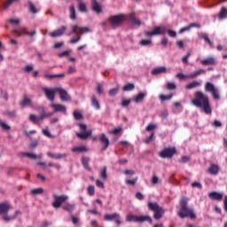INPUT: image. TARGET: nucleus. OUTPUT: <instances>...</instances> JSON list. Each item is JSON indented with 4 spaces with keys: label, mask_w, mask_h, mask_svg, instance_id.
<instances>
[{
    "label": "nucleus",
    "mask_w": 227,
    "mask_h": 227,
    "mask_svg": "<svg viewBox=\"0 0 227 227\" xmlns=\"http://www.w3.org/2000/svg\"><path fill=\"white\" fill-rule=\"evenodd\" d=\"M78 127L80 128V129L82 130L81 133H76V136L80 138V139H88V137H90V136H91L92 131L91 129L87 130L88 126H86V124H82V123H78Z\"/></svg>",
    "instance_id": "8"
},
{
    "label": "nucleus",
    "mask_w": 227,
    "mask_h": 227,
    "mask_svg": "<svg viewBox=\"0 0 227 227\" xmlns=\"http://www.w3.org/2000/svg\"><path fill=\"white\" fill-rule=\"evenodd\" d=\"M57 93H59L62 102H70L72 100V98L68 96V92L61 88L57 87Z\"/></svg>",
    "instance_id": "14"
},
{
    "label": "nucleus",
    "mask_w": 227,
    "mask_h": 227,
    "mask_svg": "<svg viewBox=\"0 0 227 227\" xmlns=\"http://www.w3.org/2000/svg\"><path fill=\"white\" fill-rule=\"evenodd\" d=\"M154 140H155V133L152 132L148 137L144 139V142L145 143V145H150V143H152V141H154Z\"/></svg>",
    "instance_id": "38"
},
{
    "label": "nucleus",
    "mask_w": 227,
    "mask_h": 227,
    "mask_svg": "<svg viewBox=\"0 0 227 227\" xmlns=\"http://www.w3.org/2000/svg\"><path fill=\"white\" fill-rule=\"evenodd\" d=\"M68 200V196L62 194V195H53V202L52 207L53 208H61L65 203Z\"/></svg>",
    "instance_id": "7"
},
{
    "label": "nucleus",
    "mask_w": 227,
    "mask_h": 227,
    "mask_svg": "<svg viewBox=\"0 0 227 227\" xmlns=\"http://www.w3.org/2000/svg\"><path fill=\"white\" fill-rule=\"evenodd\" d=\"M207 173L209 175H219V166L215 164H211V166L207 168Z\"/></svg>",
    "instance_id": "24"
},
{
    "label": "nucleus",
    "mask_w": 227,
    "mask_h": 227,
    "mask_svg": "<svg viewBox=\"0 0 227 227\" xmlns=\"http://www.w3.org/2000/svg\"><path fill=\"white\" fill-rule=\"evenodd\" d=\"M47 156L50 157V159H55L56 160H61V159L66 160L67 157H68V154H67V153H54L48 152Z\"/></svg>",
    "instance_id": "16"
},
{
    "label": "nucleus",
    "mask_w": 227,
    "mask_h": 227,
    "mask_svg": "<svg viewBox=\"0 0 227 227\" xmlns=\"http://www.w3.org/2000/svg\"><path fill=\"white\" fill-rule=\"evenodd\" d=\"M118 91H120V87H116V88L111 89V90L108 91V95H109L110 97H114L115 95L118 94Z\"/></svg>",
    "instance_id": "45"
},
{
    "label": "nucleus",
    "mask_w": 227,
    "mask_h": 227,
    "mask_svg": "<svg viewBox=\"0 0 227 227\" xmlns=\"http://www.w3.org/2000/svg\"><path fill=\"white\" fill-rule=\"evenodd\" d=\"M65 31H67V27H61V28H59L53 32H51L50 36L51 38H58V36H63V35H65Z\"/></svg>",
    "instance_id": "18"
},
{
    "label": "nucleus",
    "mask_w": 227,
    "mask_h": 227,
    "mask_svg": "<svg viewBox=\"0 0 227 227\" xmlns=\"http://www.w3.org/2000/svg\"><path fill=\"white\" fill-rule=\"evenodd\" d=\"M189 160H191V158L188 156H183L179 162H181V164H185V162H189Z\"/></svg>",
    "instance_id": "59"
},
{
    "label": "nucleus",
    "mask_w": 227,
    "mask_h": 227,
    "mask_svg": "<svg viewBox=\"0 0 227 227\" xmlns=\"http://www.w3.org/2000/svg\"><path fill=\"white\" fill-rule=\"evenodd\" d=\"M219 18L220 19H226L227 17V10L223 7L218 14Z\"/></svg>",
    "instance_id": "47"
},
{
    "label": "nucleus",
    "mask_w": 227,
    "mask_h": 227,
    "mask_svg": "<svg viewBox=\"0 0 227 227\" xmlns=\"http://www.w3.org/2000/svg\"><path fill=\"white\" fill-rule=\"evenodd\" d=\"M150 43H152V41L150 40H146V39H144L142 41H140V45H150Z\"/></svg>",
    "instance_id": "61"
},
{
    "label": "nucleus",
    "mask_w": 227,
    "mask_h": 227,
    "mask_svg": "<svg viewBox=\"0 0 227 227\" xmlns=\"http://www.w3.org/2000/svg\"><path fill=\"white\" fill-rule=\"evenodd\" d=\"M105 221H114L116 224L120 225L121 224V218L120 217V215L118 213H114V214H106L104 216Z\"/></svg>",
    "instance_id": "13"
},
{
    "label": "nucleus",
    "mask_w": 227,
    "mask_h": 227,
    "mask_svg": "<svg viewBox=\"0 0 227 227\" xmlns=\"http://www.w3.org/2000/svg\"><path fill=\"white\" fill-rule=\"evenodd\" d=\"M159 98L161 102H166V100H171L173 98V94L166 95H160Z\"/></svg>",
    "instance_id": "42"
},
{
    "label": "nucleus",
    "mask_w": 227,
    "mask_h": 227,
    "mask_svg": "<svg viewBox=\"0 0 227 227\" xmlns=\"http://www.w3.org/2000/svg\"><path fill=\"white\" fill-rule=\"evenodd\" d=\"M87 192H88L89 196H95V186H93V185L88 186Z\"/></svg>",
    "instance_id": "49"
},
{
    "label": "nucleus",
    "mask_w": 227,
    "mask_h": 227,
    "mask_svg": "<svg viewBox=\"0 0 227 227\" xmlns=\"http://www.w3.org/2000/svg\"><path fill=\"white\" fill-rule=\"evenodd\" d=\"M175 153H176V148L167 147L160 151L159 155L161 157V159H171Z\"/></svg>",
    "instance_id": "10"
},
{
    "label": "nucleus",
    "mask_w": 227,
    "mask_h": 227,
    "mask_svg": "<svg viewBox=\"0 0 227 227\" xmlns=\"http://www.w3.org/2000/svg\"><path fill=\"white\" fill-rule=\"evenodd\" d=\"M147 207L148 209L151 210V212H154V219H156L157 221H159V219H162L165 210L164 207L159 206V203L149 201L147 203Z\"/></svg>",
    "instance_id": "6"
},
{
    "label": "nucleus",
    "mask_w": 227,
    "mask_h": 227,
    "mask_svg": "<svg viewBox=\"0 0 227 227\" xmlns=\"http://www.w3.org/2000/svg\"><path fill=\"white\" fill-rule=\"evenodd\" d=\"M96 91L98 95H102V93H104V85H102V83H98L96 88Z\"/></svg>",
    "instance_id": "51"
},
{
    "label": "nucleus",
    "mask_w": 227,
    "mask_h": 227,
    "mask_svg": "<svg viewBox=\"0 0 227 227\" xmlns=\"http://www.w3.org/2000/svg\"><path fill=\"white\" fill-rule=\"evenodd\" d=\"M205 90L212 94L215 100H219V98H221V96H219V90H217L212 82H207Z\"/></svg>",
    "instance_id": "11"
},
{
    "label": "nucleus",
    "mask_w": 227,
    "mask_h": 227,
    "mask_svg": "<svg viewBox=\"0 0 227 227\" xmlns=\"http://www.w3.org/2000/svg\"><path fill=\"white\" fill-rule=\"evenodd\" d=\"M167 90H176V85L173 82H168Z\"/></svg>",
    "instance_id": "55"
},
{
    "label": "nucleus",
    "mask_w": 227,
    "mask_h": 227,
    "mask_svg": "<svg viewBox=\"0 0 227 227\" xmlns=\"http://www.w3.org/2000/svg\"><path fill=\"white\" fill-rule=\"evenodd\" d=\"M166 67H156L152 71L153 75H159L160 74H166Z\"/></svg>",
    "instance_id": "27"
},
{
    "label": "nucleus",
    "mask_w": 227,
    "mask_h": 227,
    "mask_svg": "<svg viewBox=\"0 0 227 227\" xmlns=\"http://www.w3.org/2000/svg\"><path fill=\"white\" fill-rule=\"evenodd\" d=\"M192 104L195 106V107L202 109L206 114H212L208 96H206L203 92L197 91L194 95V99L192 100Z\"/></svg>",
    "instance_id": "2"
},
{
    "label": "nucleus",
    "mask_w": 227,
    "mask_h": 227,
    "mask_svg": "<svg viewBox=\"0 0 227 227\" xmlns=\"http://www.w3.org/2000/svg\"><path fill=\"white\" fill-rule=\"evenodd\" d=\"M1 97L4 98V100H8V90H1Z\"/></svg>",
    "instance_id": "56"
},
{
    "label": "nucleus",
    "mask_w": 227,
    "mask_h": 227,
    "mask_svg": "<svg viewBox=\"0 0 227 227\" xmlns=\"http://www.w3.org/2000/svg\"><path fill=\"white\" fill-rule=\"evenodd\" d=\"M43 91L48 100L54 102V98H56V93H58V87L53 89L43 88Z\"/></svg>",
    "instance_id": "12"
},
{
    "label": "nucleus",
    "mask_w": 227,
    "mask_h": 227,
    "mask_svg": "<svg viewBox=\"0 0 227 227\" xmlns=\"http://www.w3.org/2000/svg\"><path fill=\"white\" fill-rule=\"evenodd\" d=\"M5 2L3 4V10H6L8 8H10V6H12V4H13V3H17V1L19 0H4Z\"/></svg>",
    "instance_id": "37"
},
{
    "label": "nucleus",
    "mask_w": 227,
    "mask_h": 227,
    "mask_svg": "<svg viewBox=\"0 0 227 227\" xmlns=\"http://www.w3.org/2000/svg\"><path fill=\"white\" fill-rule=\"evenodd\" d=\"M23 155L25 157H28V159H32L33 160H36V159H38V155L31 153H24Z\"/></svg>",
    "instance_id": "46"
},
{
    "label": "nucleus",
    "mask_w": 227,
    "mask_h": 227,
    "mask_svg": "<svg viewBox=\"0 0 227 227\" xmlns=\"http://www.w3.org/2000/svg\"><path fill=\"white\" fill-rule=\"evenodd\" d=\"M4 116H7V118H11V119H15L17 118V111L16 110H7L5 112H4Z\"/></svg>",
    "instance_id": "30"
},
{
    "label": "nucleus",
    "mask_w": 227,
    "mask_h": 227,
    "mask_svg": "<svg viewBox=\"0 0 227 227\" xmlns=\"http://www.w3.org/2000/svg\"><path fill=\"white\" fill-rule=\"evenodd\" d=\"M43 188H36L31 191V194L34 196H36L38 194H43Z\"/></svg>",
    "instance_id": "48"
},
{
    "label": "nucleus",
    "mask_w": 227,
    "mask_h": 227,
    "mask_svg": "<svg viewBox=\"0 0 227 227\" xmlns=\"http://www.w3.org/2000/svg\"><path fill=\"white\" fill-rule=\"evenodd\" d=\"M69 12H70V19L72 20H75V19H77V14L75 13V6L74 4H72L69 7Z\"/></svg>",
    "instance_id": "34"
},
{
    "label": "nucleus",
    "mask_w": 227,
    "mask_h": 227,
    "mask_svg": "<svg viewBox=\"0 0 227 227\" xmlns=\"http://www.w3.org/2000/svg\"><path fill=\"white\" fill-rule=\"evenodd\" d=\"M145 97H146L145 92H139L132 98V100H133V102H135V104H139V103L143 102V100H145Z\"/></svg>",
    "instance_id": "20"
},
{
    "label": "nucleus",
    "mask_w": 227,
    "mask_h": 227,
    "mask_svg": "<svg viewBox=\"0 0 227 227\" xmlns=\"http://www.w3.org/2000/svg\"><path fill=\"white\" fill-rule=\"evenodd\" d=\"M180 209L177 212L178 217L181 219H185V217H190L191 219H196V214H194V209L192 207H187L189 205V199L184 197L179 201Z\"/></svg>",
    "instance_id": "3"
},
{
    "label": "nucleus",
    "mask_w": 227,
    "mask_h": 227,
    "mask_svg": "<svg viewBox=\"0 0 227 227\" xmlns=\"http://www.w3.org/2000/svg\"><path fill=\"white\" fill-rule=\"evenodd\" d=\"M198 86H201V82L198 81H193L186 85V90H192L194 88H198Z\"/></svg>",
    "instance_id": "33"
},
{
    "label": "nucleus",
    "mask_w": 227,
    "mask_h": 227,
    "mask_svg": "<svg viewBox=\"0 0 227 227\" xmlns=\"http://www.w3.org/2000/svg\"><path fill=\"white\" fill-rule=\"evenodd\" d=\"M135 85L134 83H127L123 88H122V91H132V90H134Z\"/></svg>",
    "instance_id": "41"
},
{
    "label": "nucleus",
    "mask_w": 227,
    "mask_h": 227,
    "mask_svg": "<svg viewBox=\"0 0 227 227\" xmlns=\"http://www.w3.org/2000/svg\"><path fill=\"white\" fill-rule=\"evenodd\" d=\"M63 45H65V43H64V42H60V43H56L53 47H54L55 49H61V47H62Z\"/></svg>",
    "instance_id": "63"
},
{
    "label": "nucleus",
    "mask_w": 227,
    "mask_h": 227,
    "mask_svg": "<svg viewBox=\"0 0 227 227\" xmlns=\"http://www.w3.org/2000/svg\"><path fill=\"white\" fill-rule=\"evenodd\" d=\"M167 32L172 38L176 36V31L170 29L167 30L164 27H155L152 31H145V36H155L157 35H166Z\"/></svg>",
    "instance_id": "5"
},
{
    "label": "nucleus",
    "mask_w": 227,
    "mask_h": 227,
    "mask_svg": "<svg viewBox=\"0 0 227 227\" xmlns=\"http://www.w3.org/2000/svg\"><path fill=\"white\" fill-rule=\"evenodd\" d=\"M137 182V178L126 180V184H128V185H136Z\"/></svg>",
    "instance_id": "54"
},
{
    "label": "nucleus",
    "mask_w": 227,
    "mask_h": 227,
    "mask_svg": "<svg viewBox=\"0 0 227 227\" xmlns=\"http://www.w3.org/2000/svg\"><path fill=\"white\" fill-rule=\"evenodd\" d=\"M48 168H55L56 169H61V165L58 163H48Z\"/></svg>",
    "instance_id": "53"
},
{
    "label": "nucleus",
    "mask_w": 227,
    "mask_h": 227,
    "mask_svg": "<svg viewBox=\"0 0 227 227\" xmlns=\"http://www.w3.org/2000/svg\"><path fill=\"white\" fill-rule=\"evenodd\" d=\"M200 38H202V40H205V42H207V43H208V45L210 47H214V43H212V41H210V38L208 37V35L200 34Z\"/></svg>",
    "instance_id": "35"
},
{
    "label": "nucleus",
    "mask_w": 227,
    "mask_h": 227,
    "mask_svg": "<svg viewBox=\"0 0 227 227\" xmlns=\"http://www.w3.org/2000/svg\"><path fill=\"white\" fill-rule=\"evenodd\" d=\"M91 105L93 107H95V109H100V103H98V99H97L96 95L91 96Z\"/></svg>",
    "instance_id": "32"
},
{
    "label": "nucleus",
    "mask_w": 227,
    "mask_h": 227,
    "mask_svg": "<svg viewBox=\"0 0 227 227\" xmlns=\"http://www.w3.org/2000/svg\"><path fill=\"white\" fill-rule=\"evenodd\" d=\"M130 106V99H124L121 102V106L122 107H129Z\"/></svg>",
    "instance_id": "57"
},
{
    "label": "nucleus",
    "mask_w": 227,
    "mask_h": 227,
    "mask_svg": "<svg viewBox=\"0 0 227 227\" xmlns=\"http://www.w3.org/2000/svg\"><path fill=\"white\" fill-rule=\"evenodd\" d=\"M98 141H100V143L103 145L101 152L107 150V148L109 147V138L106 137V134L102 133L101 135H99Z\"/></svg>",
    "instance_id": "15"
},
{
    "label": "nucleus",
    "mask_w": 227,
    "mask_h": 227,
    "mask_svg": "<svg viewBox=\"0 0 227 227\" xmlns=\"http://www.w3.org/2000/svg\"><path fill=\"white\" fill-rule=\"evenodd\" d=\"M78 10H79V12H82V13H86V12H88V8L86 7V4H84L82 2H79Z\"/></svg>",
    "instance_id": "39"
},
{
    "label": "nucleus",
    "mask_w": 227,
    "mask_h": 227,
    "mask_svg": "<svg viewBox=\"0 0 227 227\" xmlns=\"http://www.w3.org/2000/svg\"><path fill=\"white\" fill-rule=\"evenodd\" d=\"M44 79H65V74H44Z\"/></svg>",
    "instance_id": "25"
},
{
    "label": "nucleus",
    "mask_w": 227,
    "mask_h": 227,
    "mask_svg": "<svg viewBox=\"0 0 227 227\" xmlns=\"http://www.w3.org/2000/svg\"><path fill=\"white\" fill-rule=\"evenodd\" d=\"M82 164L83 166V168L87 170V171H91V168L90 167V158L87 157H82Z\"/></svg>",
    "instance_id": "28"
},
{
    "label": "nucleus",
    "mask_w": 227,
    "mask_h": 227,
    "mask_svg": "<svg viewBox=\"0 0 227 227\" xmlns=\"http://www.w3.org/2000/svg\"><path fill=\"white\" fill-rule=\"evenodd\" d=\"M208 196L211 200H216L218 201H221V200H223V194H221L217 192H212L209 193Z\"/></svg>",
    "instance_id": "26"
},
{
    "label": "nucleus",
    "mask_w": 227,
    "mask_h": 227,
    "mask_svg": "<svg viewBox=\"0 0 227 227\" xmlns=\"http://www.w3.org/2000/svg\"><path fill=\"white\" fill-rule=\"evenodd\" d=\"M0 127L4 128V130H10V129H12L8 124L4 122H0Z\"/></svg>",
    "instance_id": "62"
},
{
    "label": "nucleus",
    "mask_w": 227,
    "mask_h": 227,
    "mask_svg": "<svg viewBox=\"0 0 227 227\" xmlns=\"http://www.w3.org/2000/svg\"><path fill=\"white\" fill-rule=\"evenodd\" d=\"M100 176L103 180H107V167H104L101 169Z\"/></svg>",
    "instance_id": "43"
},
{
    "label": "nucleus",
    "mask_w": 227,
    "mask_h": 227,
    "mask_svg": "<svg viewBox=\"0 0 227 227\" xmlns=\"http://www.w3.org/2000/svg\"><path fill=\"white\" fill-rule=\"evenodd\" d=\"M91 6L93 12L96 13H102V6L97 0H92Z\"/></svg>",
    "instance_id": "23"
},
{
    "label": "nucleus",
    "mask_w": 227,
    "mask_h": 227,
    "mask_svg": "<svg viewBox=\"0 0 227 227\" xmlns=\"http://www.w3.org/2000/svg\"><path fill=\"white\" fill-rule=\"evenodd\" d=\"M201 74H207V70L205 69H199L190 74H186L187 79H196L198 75H201Z\"/></svg>",
    "instance_id": "22"
},
{
    "label": "nucleus",
    "mask_w": 227,
    "mask_h": 227,
    "mask_svg": "<svg viewBox=\"0 0 227 227\" xmlns=\"http://www.w3.org/2000/svg\"><path fill=\"white\" fill-rule=\"evenodd\" d=\"M30 105H31V100L27 97L24 96L23 100L20 102L21 107H26L27 106H30Z\"/></svg>",
    "instance_id": "40"
},
{
    "label": "nucleus",
    "mask_w": 227,
    "mask_h": 227,
    "mask_svg": "<svg viewBox=\"0 0 227 227\" xmlns=\"http://www.w3.org/2000/svg\"><path fill=\"white\" fill-rule=\"evenodd\" d=\"M201 65H215V59L214 58H207L200 61Z\"/></svg>",
    "instance_id": "36"
},
{
    "label": "nucleus",
    "mask_w": 227,
    "mask_h": 227,
    "mask_svg": "<svg viewBox=\"0 0 227 227\" xmlns=\"http://www.w3.org/2000/svg\"><path fill=\"white\" fill-rule=\"evenodd\" d=\"M137 215H129L126 221H129V223H137Z\"/></svg>",
    "instance_id": "44"
},
{
    "label": "nucleus",
    "mask_w": 227,
    "mask_h": 227,
    "mask_svg": "<svg viewBox=\"0 0 227 227\" xmlns=\"http://www.w3.org/2000/svg\"><path fill=\"white\" fill-rule=\"evenodd\" d=\"M62 209H64L65 212H68L69 214H72V212L75 210V204H71L70 202H65L62 205Z\"/></svg>",
    "instance_id": "19"
},
{
    "label": "nucleus",
    "mask_w": 227,
    "mask_h": 227,
    "mask_svg": "<svg viewBox=\"0 0 227 227\" xmlns=\"http://www.w3.org/2000/svg\"><path fill=\"white\" fill-rule=\"evenodd\" d=\"M74 117L75 120H81L82 119V114L79 113V112H74Z\"/></svg>",
    "instance_id": "58"
},
{
    "label": "nucleus",
    "mask_w": 227,
    "mask_h": 227,
    "mask_svg": "<svg viewBox=\"0 0 227 227\" xmlns=\"http://www.w3.org/2000/svg\"><path fill=\"white\" fill-rule=\"evenodd\" d=\"M55 111V113H67V107L59 104H52L51 106Z\"/></svg>",
    "instance_id": "21"
},
{
    "label": "nucleus",
    "mask_w": 227,
    "mask_h": 227,
    "mask_svg": "<svg viewBox=\"0 0 227 227\" xmlns=\"http://www.w3.org/2000/svg\"><path fill=\"white\" fill-rule=\"evenodd\" d=\"M72 152H88V149L85 146H78L72 149Z\"/></svg>",
    "instance_id": "50"
},
{
    "label": "nucleus",
    "mask_w": 227,
    "mask_h": 227,
    "mask_svg": "<svg viewBox=\"0 0 227 227\" xmlns=\"http://www.w3.org/2000/svg\"><path fill=\"white\" fill-rule=\"evenodd\" d=\"M27 4H28V11L30 13H33L34 15L38 13V10L36 9V7L35 6V4H33V2L28 1Z\"/></svg>",
    "instance_id": "31"
},
{
    "label": "nucleus",
    "mask_w": 227,
    "mask_h": 227,
    "mask_svg": "<svg viewBox=\"0 0 227 227\" xmlns=\"http://www.w3.org/2000/svg\"><path fill=\"white\" fill-rule=\"evenodd\" d=\"M192 187H197V189H202V185L200 184V183H199V182H193L192 184Z\"/></svg>",
    "instance_id": "60"
},
{
    "label": "nucleus",
    "mask_w": 227,
    "mask_h": 227,
    "mask_svg": "<svg viewBox=\"0 0 227 227\" xmlns=\"http://www.w3.org/2000/svg\"><path fill=\"white\" fill-rule=\"evenodd\" d=\"M10 208H12V206L8 202L0 203V215H6L10 212Z\"/></svg>",
    "instance_id": "17"
},
{
    "label": "nucleus",
    "mask_w": 227,
    "mask_h": 227,
    "mask_svg": "<svg viewBox=\"0 0 227 227\" xmlns=\"http://www.w3.org/2000/svg\"><path fill=\"white\" fill-rule=\"evenodd\" d=\"M42 114H40V116H36L35 114H30L28 119L32 121V123H35V125H39L40 121H42V120H43L44 118H49V116H52V114H45V111L43 110V108H42Z\"/></svg>",
    "instance_id": "9"
},
{
    "label": "nucleus",
    "mask_w": 227,
    "mask_h": 227,
    "mask_svg": "<svg viewBox=\"0 0 227 227\" xmlns=\"http://www.w3.org/2000/svg\"><path fill=\"white\" fill-rule=\"evenodd\" d=\"M155 129H157V125L153 124V123H150L146 128L145 130L147 132H152V130H155Z\"/></svg>",
    "instance_id": "52"
},
{
    "label": "nucleus",
    "mask_w": 227,
    "mask_h": 227,
    "mask_svg": "<svg viewBox=\"0 0 227 227\" xmlns=\"http://www.w3.org/2000/svg\"><path fill=\"white\" fill-rule=\"evenodd\" d=\"M145 221H147V223H149L150 224H152V223H153L152 218L149 215L137 216V223H145Z\"/></svg>",
    "instance_id": "29"
},
{
    "label": "nucleus",
    "mask_w": 227,
    "mask_h": 227,
    "mask_svg": "<svg viewBox=\"0 0 227 227\" xmlns=\"http://www.w3.org/2000/svg\"><path fill=\"white\" fill-rule=\"evenodd\" d=\"M127 19L135 24V26H141V21L136 17V13L134 12L129 14L128 16L123 14L110 16L108 18V22L113 29H116V27L123 26Z\"/></svg>",
    "instance_id": "1"
},
{
    "label": "nucleus",
    "mask_w": 227,
    "mask_h": 227,
    "mask_svg": "<svg viewBox=\"0 0 227 227\" xmlns=\"http://www.w3.org/2000/svg\"><path fill=\"white\" fill-rule=\"evenodd\" d=\"M71 33L73 35H76V37L70 39L69 43H77V42H80L81 40V35H84L85 33H90V27H79L78 25H74L72 27Z\"/></svg>",
    "instance_id": "4"
},
{
    "label": "nucleus",
    "mask_w": 227,
    "mask_h": 227,
    "mask_svg": "<svg viewBox=\"0 0 227 227\" xmlns=\"http://www.w3.org/2000/svg\"><path fill=\"white\" fill-rule=\"evenodd\" d=\"M120 132H121V128H115L112 130V134L117 135L120 134Z\"/></svg>",
    "instance_id": "64"
}]
</instances>
